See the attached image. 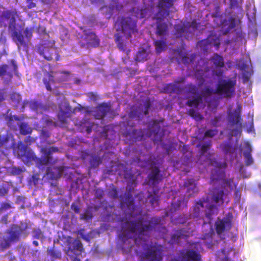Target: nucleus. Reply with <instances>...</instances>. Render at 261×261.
I'll list each match as a JSON object with an SVG mask.
<instances>
[{"label": "nucleus", "instance_id": "obj_1", "mask_svg": "<svg viewBox=\"0 0 261 261\" xmlns=\"http://www.w3.org/2000/svg\"><path fill=\"white\" fill-rule=\"evenodd\" d=\"M161 221V217H153L150 220H147L141 216L135 221H126L123 223L122 229L123 232L119 234V237L122 242V250L123 253H130L134 243L138 245L137 239L132 236L133 233L137 232L140 235H143L145 232L152 230Z\"/></svg>", "mask_w": 261, "mask_h": 261}, {"label": "nucleus", "instance_id": "obj_2", "mask_svg": "<svg viewBox=\"0 0 261 261\" xmlns=\"http://www.w3.org/2000/svg\"><path fill=\"white\" fill-rule=\"evenodd\" d=\"M18 149L19 150L18 155L21 158H24L23 161L28 164H32V162L34 161L38 168L54 162L51 154L53 153L59 151V148L57 147H43L41 149V152L43 155L39 158L36 156L32 150H29L28 147L24 144L19 145Z\"/></svg>", "mask_w": 261, "mask_h": 261}, {"label": "nucleus", "instance_id": "obj_3", "mask_svg": "<svg viewBox=\"0 0 261 261\" xmlns=\"http://www.w3.org/2000/svg\"><path fill=\"white\" fill-rule=\"evenodd\" d=\"M236 77L219 80L215 90V93L226 98H231L236 92Z\"/></svg>", "mask_w": 261, "mask_h": 261}, {"label": "nucleus", "instance_id": "obj_4", "mask_svg": "<svg viewBox=\"0 0 261 261\" xmlns=\"http://www.w3.org/2000/svg\"><path fill=\"white\" fill-rule=\"evenodd\" d=\"M144 252L140 253L137 250L135 252L139 256L140 261H162L163 259V247L161 245H144Z\"/></svg>", "mask_w": 261, "mask_h": 261}, {"label": "nucleus", "instance_id": "obj_5", "mask_svg": "<svg viewBox=\"0 0 261 261\" xmlns=\"http://www.w3.org/2000/svg\"><path fill=\"white\" fill-rule=\"evenodd\" d=\"M23 231V229L17 225H13L10 228L6 231L8 235L3 237L0 243V247L5 250L9 248L12 244L17 243L20 240V236Z\"/></svg>", "mask_w": 261, "mask_h": 261}, {"label": "nucleus", "instance_id": "obj_6", "mask_svg": "<svg viewBox=\"0 0 261 261\" xmlns=\"http://www.w3.org/2000/svg\"><path fill=\"white\" fill-rule=\"evenodd\" d=\"M117 22L127 39L130 38L133 34L138 33L137 20L129 16H122L118 18Z\"/></svg>", "mask_w": 261, "mask_h": 261}, {"label": "nucleus", "instance_id": "obj_7", "mask_svg": "<svg viewBox=\"0 0 261 261\" xmlns=\"http://www.w3.org/2000/svg\"><path fill=\"white\" fill-rule=\"evenodd\" d=\"M18 16L16 9L0 10V27L10 29L15 28L16 18Z\"/></svg>", "mask_w": 261, "mask_h": 261}, {"label": "nucleus", "instance_id": "obj_8", "mask_svg": "<svg viewBox=\"0 0 261 261\" xmlns=\"http://www.w3.org/2000/svg\"><path fill=\"white\" fill-rule=\"evenodd\" d=\"M55 41L45 42L43 44H39L37 47V52L47 61H50L53 59L54 54L56 55V60L58 61L60 59V56L57 51L56 48L54 47Z\"/></svg>", "mask_w": 261, "mask_h": 261}, {"label": "nucleus", "instance_id": "obj_9", "mask_svg": "<svg viewBox=\"0 0 261 261\" xmlns=\"http://www.w3.org/2000/svg\"><path fill=\"white\" fill-rule=\"evenodd\" d=\"M169 9L159 10L155 15V19L156 20V34L160 37L165 36L168 31V25L166 22L162 21L163 18L169 15Z\"/></svg>", "mask_w": 261, "mask_h": 261}, {"label": "nucleus", "instance_id": "obj_10", "mask_svg": "<svg viewBox=\"0 0 261 261\" xmlns=\"http://www.w3.org/2000/svg\"><path fill=\"white\" fill-rule=\"evenodd\" d=\"M220 40L219 37L213 35L212 33L206 39L198 41L197 47L203 53L207 52L212 46H214L217 50L220 47Z\"/></svg>", "mask_w": 261, "mask_h": 261}, {"label": "nucleus", "instance_id": "obj_11", "mask_svg": "<svg viewBox=\"0 0 261 261\" xmlns=\"http://www.w3.org/2000/svg\"><path fill=\"white\" fill-rule=\"evenodd\" d=\"M83 30V34L85 36V43H81V47L89 48H96L99 46L100 40L95 33L91 30L81 28Z\"/></svg>", "mask_w": 261, "mask_h": 261}, {"label": "nucleus", "instance_id": "obj_12", "mask_svg": "<svg viewBox=\"0 0 261 261\" xmlns=\"http://www.w3.org/2000/svg\"><path fill=\"white\" fill-rule=\"evenodd\" d=\"M232 214L228 213V215L222 219L218 218L215 222V229L218 234L220 235L225 230H229L232 227Z\"/></svg>", "mask_w": 261, "mask_h": 261}, {"label": "nucleus", "instance_id": "obj_13", "mask_svg": "<svg viewBox=\"0 0 261 261\" xmlns=\"http://www.w3.org/2000/svg\"><path fill=\"white\" fill-rule=\"evenodd\" d=\"M121 204V205L125 204L129 209L131 210L130 215L132 217L140 215L142 212L141 206L134 204V200L130 191L128 193L125 194L124 198Z\"/></svg>", "mask_w": 261, "mask_h": 261}, {"label": "nucleus", "instance_id": "obj_14", "mask_svg": "<svg viewBox=\"0 0 261 261\" xmlns=\"http://www.w3.org/2000/svg\"><path fill=\"white\" fill-rule=\"evenodd\" d=\"M66 243L67 246L66 254L68 256H72V254H75L76 251H79L80 253L84 249L80 240L77 239L72 240L70 236L67 237Z\"/></svg>", "mask_w": 261, "mask_h": 261}, {"label": "nucleus", "instance_id": "obj_15", "mask_svg": "<svg viewBox=\"0 0 261 261\" xmlns=\"http://www.w3.org/2000/svg\"><path fill=\"white\" fill-rule=\"evenodd\" d=\"M148 185L153 186V189L162 180V175L160 174V170L159 167L154 166L151 172L148 175Z\"/></svg>", "mask_w": 261, "mask_h": 261}, {"label": "nucleus", "instance_id": "obj_16", "mask_svg": "<svg viewBox=\"0 0 261 261\" xmlns=\"http://www.w3.org/2000/svg\"><path fill=\"white\" fill-rule=\"evenodd\" d=\"M110 110L111 106L106 103L102 102L96 107L92 112L96 119H100L105 117Z\"/></svg>", "mask_w": 261, "mask_h": 261}, {"label": "nucleus", "instance_id": "obj_17", "mask_svg": "<svg viewBox=\"0 0 261 261\" xmlns=\"http://www.w3.org/2000/svg\"><path fill=\"white\" fill-rule=\"evenodd\" d=\"M10 63L12 66V70H9V66L6 64H2L0 65V76H3L7 75L10 78V80L13 77V72L17 71V65L16 61L14 59L9 61Z\"/></svg>", "mask_w": 261, "mask_h": 261}, {"label": "nucleus", "instance_id": "obj_18", "mask_svg": "<svg viewBox=\"0 0 261 261\" xmlns=\"http://www.w3.org/2000/svg\"><path fill=\"white\" fill-rule=\"evenodd\" d=\"M150 125L152 127L155 126L156 129L155 130L151 129L150 128L148 129L149 133L148 137L150 138L153 141L158 142L161 140V137L159 134V132L161 129V127L159 125V122L158 120L155 119H152L150 121Z\"/></svg>", "mask_w": 261, "mask_h": 261}, {"label": "nucleus", "instance_id": "obj_19", "mask_svg": "<svg viewBox=\"0 0 261 261\" xmlns=\"http://www.w3.org/2000/svg\"><path fill=\"white\" fill-rule=\"evenodd\" d=\"M188 232L185 228L176 230L171 236L170 241L172 244H178L180 240H186L188 238Z\"/></svg>", "mask_w": 261, "mask_h": 261}, {"label": "nucleus", "instance_id": "obj_20", "mask_svg": "<svg viewBox=\"0 0 261 261\" xmlns=\"http://www.w3.org/2000/svg\"><path fill=\"white\" fill-rule=\"evenodd\" d=\"M252 150V147L250 143L248 142H245L244 150L243 154L245 159V164L247 166H250L254 162L253 159L251 155Z\"/></svg>", "mask_w": 261, "mask_h": 261}, {"label": "nucleus", "instance_id": "obj_21", "mask_svg": "<svg viewBox=\"0 0 261 261\" xmlns=\"http://www.w3.org/2000/svg\"><path fill=\"white\" fill-rule=\"evenodd\" d=\"M174 29V36L176 38H180L189 35L186 24L185 23L175 24Z\"/></svg>", "mask_w": 261, "mask_h": 261}, {"label": "nucleus", "instance_id": "obj_22", "mask_svg": "<svg viewBox=\"0 0 261 261\" xmlns=\"http://www.w3.org/2000/svg\"><path fill=\"white\" fill-rule=\"evenodd\" d=\"M182 257L187 261H201V255L196 251L189 250L182 254Z\"/></svg>", "mask_w": 261, "mask_h": 261}, {"label": "nucleus", "instance_id": "obj_23", "mask_svg": "<svg viewBox=\"0 0 261 261\" xmlns=\"http://www.w3.org/2000/svg\"><path fill=\"white\" fill-rule=\"evenodd\" d=\"M159 192V188L153 189L154 195H152V193L149 192L146 199L145 202H149L152 207H154L156 205L158 204V202L159 200V196L158 195Z\"/></svg>", "mask_w": 261, "mask_h": 261}, {"label": "nucleus", "instance_id": "obj_24", "mask_svg": "<svg viewBox=\"0 0 261 261\" xmlns=\"http://www.w3.org/2000/svg\"><path fill=\"white\" fill-rule=\"evenodd\" d=\"M12 36L13 37H15L16 39V42L18 49H19L21 46L25 48L28 47V42L27 41H25L23 35L20 32H18L16 30H14L12 33Z\"/></svg>", "mask_w": 261, "mask_h": 261}, {"label": "nucleus", "instance_id": "obj_25", "mask_svg": "<svg viewBox=\"0 0 261 261\" xmlns=\"http://www.w3.org/2000/svg\"><path fill=\"white\" fill-rule=\"evenodd\" d=\"M224 196V192L223 190L219 189H215L213 193L212 199L216 203L222 204L223 203V197Z\"/></svg>", "mask_w": 261, "mask_h": 261}, {"label": "nucleus", "instance_id": "obj_26", "mask_svg": "<svg viewBox=\"0 0 261 261\" xmlns=\"http://www.w3.org/2000/svg\"><path fill=\"white\" fill-rule=\"evenodd\" d=\"M151 107V103L149 99L146 100L144 103V110L142 112L138 113V110L136 109L134 112H131V115L137 116L139 118L143 115H146L149 113V110Z\"/></svg>", "mask_w": 261, "mask_h": 261}, {"label": "nucleus", "instance_id": "obj_27", "mask_svg": "<svg viewBox=\"0 0 261 261\" xmlns=\"http://www.w3.org/2000/svg\"><path fill=\"white\" fill-rule=\"evenodd\" d=\"M164 92L167 94H171L174 93H178L181 89L179 86L176 84H166L163 88Z\"/></svg>", "mask_w": 261, "mask_h": 261}, {"label": "nucleus", "instance_id": "obj_28", "mask_svg": "<svg viewBox=\"0 0 261 261\" xmlns=\"http://www.w3.org/2000/svg\"><path fill=\"white\" fill-rule=\"evenodd\" d=\"M202 99L203 96L201 95H197L195 96L193 99L188 100L186 104L189 107H194L196 108L200 104L202 103Z\"/></svg>", "mask_w": 261, "mask_h": 261}, {"label": "nucleus", "instance_id": "obj_29", "mask_svg": "<svg viewBox=\"0 0 261 261\" xmlns=\"http://www.w3.org/2000/svg\"><path fill=\"white\" fill-rule=\"evenodd\" d=\"M45 75L46 76L43 78V82L47 90L50 92L52 91L50 84L54 83V77L51 73L47 71L46 72Z\"/></svg>", "mask_w": 261, "mask_h": 261}, {"label": "nucleus", "instance_id": "obj_30", "mask_svg": "<svg viewBox=\"0 0 261 261\" xmlns=\"http://www.w3.org/2000/svg\"><path fill=\"white\" fill-rule=\"evenodd\" d=\"M242 110V106L240 104L238 105L237 109L235 111V114L232 118L230 120V122L232 125H239L241 126V123L240 122L241 120V116L240 113Z\"/></svg>", "mask_w": 261, "mask_h": 261}, {"label": "nucleus", "instance_id": "obj_31", "mask_svg": "<svg viewBox=\"0 0 261 261\" xmlns=\"http://www.w3.org/2000/svg\"><path fill=\"white\" fill-rule=\"evenodd\" d=\"M184 186L186 188L188 192H192V193H194L196 192V185L193 179L186 180L184 182Z\"/></svg>", "mask_w": 261, "mask_h": 261}, {"label": "nucleus", "instance_id": "obj_32", "mask_svg": "<svg viewBox=\"0 0 261 261\" xmlns=\"http://www.w3.org/2000/svg\"><path fill=\"white\" fill-rule=\"evenodd\" d=\"M175 0H160L158 4L159 10L169 9L171 8Z\"/></svg>", "mask_w": 261, "mask_h": 261}, {"label": "nucleus", "instance_id": "obj_33", "mask_svg": "<svg viewBox=\"0 0 261 261\" xmlns=\"http://www.w3.org/2000/svg\"><path fill=\"white\" fill-rule=\"evenodd\" d=\"M129 135L135 141H140L144 139V133L141 129H134Z\"/></svg>", "mask_w": 261, "mask_h": 261}, {"label": "nucleus", "instance_id": "obj_34", "mask_svg": "<svg viewBox=\"0 0 261 261\" xmlns=\"http://www.w3.org/2000/svg\"><path fill=\"white\" fill-rule=\"evenodd\" d=\"M10 100L14 103V108L17 109L22 101L21 95L16 92H12L10 95Z\"/></svg>", "mask_w": 261, "mask_h": 261}, {"label": "nucleus", "instance_id": "obj_35", "mask_svg": "<svg viewBox=\"0 0 261 261\" xmlns=\"http://www.w3.org/2000/svg\"><path fill=\"white\" fill-rule=\"evenodd\" d=\"M211 60L217 67H223L224 66V59L222 56L215 54Z\"/></svg>", "mask_w": 261, "mask_h": 261}, {"label": "nucleus", "instance_id": "obj_36", "mask_svg": "<svg viewBox=\"0 0 261 261\" xmlns=\"http://www.w3.org/2000/svg\"><path fill=\"white\" fill-rule=\"evenodd\" d=\"M70 113L68 111H64L61 110L58 115V118L61 123L65 124L67 122V118L70 117Z\"/></svg>", "mask_w": 261, "mask_h": 261}, {"label": "nucleus", "instance_id": "obj_37", "mask_svg": "<svg viewBox=\"0 0 261 261\" xmlns=\"http://www.w3.org/2000/svg\"><path fill=\"white\" fill-rule=\"evenodd\" d=\"M20 133L22 135H27L31 134L32 129L31 127L29 126L28 124L26 122H22L19 125Z\"/></svg>", "mask_w": 261, "mask_h": 261}, {"label": "nucleus", "instance_id": "obj_38", "mask_svg": "<svg viewBox=\"0 0 261 261\" xmlns=\"http://www.w3.org/2000/svg\"><path fill=\"white\" fill-rule=\"evenodd\" d=\"M115 38L118 48L120 50L125 51L126 50V44L123 41L122 36L119 34H116L115 35Z\"/></svg>", "mask_w": 261, "mask_h": 261}, {"label": "nucleus", "instance_id": "obj_39", "mask_svg": "<svg viewBox=\"0 0 261 261\" xmlns=\"http://www.w3.org/2000/svg\"><path fill=\"white\" fill-rule=\"evenodd\" d=\"M92 210L93 206L88 207L85 212L80 215V219L85 220L91 219L93 217Z\"/></svg>", "mask_w": 261, "mask_h": 261}, {"label": "nucleus", "instance_id": "obj_40", "mask_svg": "<svg viewBox=\"0 0 261 261\" xmlns=\"http://www.w3.org/2000/svg\"><path fill=\"white\" fill-rule=\"evenodd\" d=\"M185 23L186 24L189 34L197 30L198 27V24L195 19L193 20L191 22H187Z\"/></svg>", "mask_w": 261, "mask_h": 261}, {"label": "nucleus", "instance_id": "obj_41", "mask_svg": "<svg viewBox=\"0 0 261 261\" xmlns=\"http://www.w3.org/2000/svg\"><path fill=\"white\" fill-rule=\"evenodd\" d=\"M101 162L102 161L100 157L96 155L91 156L89 161L90 167L92 168L98 167Z\"/></svg>", "mask_w": 261, "mask_h": 261}, {"label": "nucleus", "instance_id": "obj_42", "mask_svg": "<svg viewBox=\"0 0 261 261\" xmlns=\"http://www.w3.org/2000/svg\"><path fill=\"white\" fill-rule=\"evenodd\" d=\"M198 89L197 87L192 84H189L186 87V94H192L194 96L199 95L198 94Z\"/></svg>", "mask_w": 261, "mask_h": 261}, {"label": "nucleus", "instance_id": "obj_43", "mask_svg": "<svg viewBox=\"0 0 261 261\" xmlns=\"http://www.w3.org/2000/svg\"><path fill=\"white\" fill-rule=\"evenodd\" d=\"M28 104H29L30 109L35 111L37 110L39 106L38 102L37 101H31L30 102H29L28 100H25L23 102H22L21 103V109L22 111L24 109L25 107Z\"/></svg>", "mask_w": 261, "mask_h": 261}, {"label": "nucleus", "instance_id": "obj_44", "mask_svg": "<svg viewBox=\"0 0 261 261\" xmlns=\"http://www.w3.org/2000/svg\"><path fill=\"white\" fill-rule=\"evenodd\" d=\"M155 46V50L158 54L161 53L164 50L166 47V42L164 41L156 40L154 42Z\"/></svg>", "mask_w": 261, "mask_h": 261}, {"label": "nucleus", "instance_id": "obj_45", "mask_svg": "<svg viewBox=\"0 0 261 261\" xmlns=\"http://www.w3.org/2000/svg\"><path fill=\"white\" fill-rule=\"evenodd\" d=\"M195 54H192L190 55V56L189 57L188 54H185L181 57V61L182 63L185 64H189L190 63H192L194 62L195 58H196Z\"/></svg>", "mask_w": 261, "mask_h": 261}, {"label": "nucleus", "instance_id": "obj_46", "mask_svg": "<svg viewBox=\"0 0 261 261\" xmlns=\"http://www.w3.org/2000/svg\"><path fill=\"white\" fill-rule=\"evenodd\" d=\"M203 203L201 201L197 202L194 206L193 207V215L194 217H198L200 216V208H203Z\"/></svg>", "mask_w": 261, "mask_h": 261}, {"label": "nucleus", "instance_id": "obj_47", "mask_svg": "<svg viewBox=\"0 0 261 261\" xmlns=\"http://www.w3.org/2000/svg\"><path fill=\"white\" fill-rule=\"evenodd\" d=\"M47 254L49 255L52 258L58 259L61 257V252L54 248H50L47 250Z\"/></svg>", "mask_w": 261, "mask_h": 261}, {"label": "nucleus", "instance_id": "obj_48", "mask_svg": "<svg viewBox=\"0 0 261 261\" xmlns=\"http://www.w3.org/2000/svg\"><path fill=\"white\" fill-rule=\"evenodd\" d=\"M217 210L216 206L214 205H210L207 209V211L205 213V216L209 220H211L212 219V215L217 213Z\"/></svg>", "mask_w": 261, "mask_h": 261}, {"label": "nucleus", "instance_id": "obj_49", "mask_svg": "<svg viewBox=\"0 0 261 261\" xmlns=\"http://www.w3.org/2000/svg\"><path fill=\"white\" fill-rule=\"evenodd\" d=\"M187 114L189 116H191L192 118H193L195 119L201 120L203 118L202 115H201L199 113L196 112L193 109H189L187 112Z\"/></svg>", "mask_w": 261, "mask_h": 261}, {"label": "nucleus", "instance_id": "obj_50", "mask_svg": "<svg viewBox=\"0 0 261 261\" xmlns=\"http://www.w3.org/2000/svg\"><path fill=\"white\" fill-rule=\"evenodd\" d=\"M212 141H208L206 144L202 145L200 149V153L201 155H204L211 148L212 146Z\"/></svg>", "mask_w": 261, "mask_h": 261}, {"label": "nucleus", "instance_id": "obj_51", "mask_svg": "<svg viewBox=\"0 0 261 261\" xmlns=\"http://www.w3.org/2000/svg\"><path fill=\"white\" fill-rule=\"evenodd\" d=\"M215 174V173H212L211 176V179L212 181H214V180H219L223 176L224 173L220 170L219 171H216Z\"/></svg>", "mask_w": 261, "mask_h": 261}, {"label": "nucleus", "instance_id": "obj_52", "mask_svg": "<svg viewBox=\"0 0 261 261\" xmlns=\"http://www.w3.org/2000/svg\"><path fill=\"white\" fill-rule=\"evenodd\" d=\"M218 130L216 129H210L206 130L204 134L203 139L206 138H213L217 134Z\"/></svg>", "mask_w": 261, "mask_h": 261}, {"label": "nucleus", "instance_id": "obj_53", "mask_svg": "<svg viewBox=\"0 0 261 261\" xmlns=\"http://www.w3.org/2000/svg\"><path fill=\"white\" fill-rule=\"evenodd\" d=\"M147 56V54L146 51L144 50L139 51L138 52L136 60L138 61H141L146 59Z\"/></svg>", "mask_w": 261, "mask_h": 261}, {"label": "nucleus", "instance_id": "obj_54", "mask_svg": "<svg viewBox=\"0 0 261 261\" xmlns=\"http://www.w3.org/2000/svg\"><path fill=\"white\" fill-rule=\"evenodd\" d=\"M224 186H227L229 187L230 190L233 189V186H234L236 188L237 186V184L233 183V180L232 178H229L224 180L223 182Z\"/></svg>", "mask_w": 261, "mask_h": 261}, {"label": "nucleus", "instance_id": "obj_55", "mask_svg": "<svg viewBox=\"0 0 261 261\" xmlns=\"http://www.w3.org/2000/svg\"><path fill=\"white\" fill-rule=\"evenodd\" d=\"M33 29L27 28L24 31V34L28 42L32 37Z\"/></svg>", "mask_w": 261, "mask_h": 261}, {"label": "nucleus", "instance_id": "obj_56", "mask_svg": "<svg viewBox=\"0 0 261 261\" xmlns=\"http://www.w3.org/2000/svg\"><path fill=\"white\" fill-rule=\"evenodd\" d=\"M86 95L91 101H96L99 99V97L96 93L91 92L87 93Z\"/></svg>", "mask_w": 261, "mask_h": 261}, {"label": "nucleus", "instance_id": "obj_57", "mask_svg": "<svg viewBox=\"0 0 261 261\" xmlns=\"http://www.w3.org/2000/svg\"><path fill=\"white\" fill-rule=\"evenodd\" d=\"M146 9H137L136 11V16L140 18H143L146 16Z\"/></svg>", "mask_w": 261, "mask_h": 261}, {"label": "nucleus", "instance_id": "obj_58", "mask_svg": "<svg viewBox=\"0 0 261 261\" xmlns=\"http://www.w3.org/2000/svg\"><path fill=\"white\" fill-rule=\"evenodd\" d=\"M33 238L36 239H40L43 237V233L40 229H36L33 231Z\"/></svg>", "mask_w": 261, "mask_h": 261}, {"label": "nucleus", "instance_id": "obj_59", "mask_svg": "<svg viewBox=\"0 0 261 261\" xmlns=\"http://www.w3.org/2000/svg\"><path fill=\"white\" fill-rule=\"evenodd\" d=\"M12 208L11 204L7 202H2L0 205V213Z\"/></svg>", "mask_w": 261, "mask_h": 261}, {"label": "nucleus", "instance_id": "obj_60", "mask_svg": "<svg viewBox=\"0 0 261 261\" xmlns=\"http://www.w3.org/2000/svg\"><path fill=\"white\" fill-rule=\"evenodd\" d=\"M228 21L229 22V24L227 28V32H229L230 30L236 27V19L233 17H230L228 18Z\"/></svg>", "mask_w": 261, "mask_h": 261}, {"label": "nucleus", "instance_id": "obj_61", "mask_svg": "<svg viewBox=\"0 0 261 261\" xmlns=\"http://www.w3.org/2000/svg\"><path fill=\"white\" fill-rule=\"evenodd\" d=\"M39 174L38 173L34 174L30 179V182L33 183L34 186H37L39 180Z\"/></svg>", "mask_w": 261, "mask_h": 261}, {"label": "nucleus", "instance_id": "obj_62", "mask_svg": "<svg viewBox=\"0 0 261 261\" xmlns=\"http://www.w3.org/2000/svg\"><path fill=\"white\" fill-rule=\"evenodd\" d=\"M8 187H2L0 188V197H3L8 193Z\"/></svg>", "mask_w": 261, "mask_h": 261}, {"label": "nucleus", "instance_id": "obj_63", "mask_svg": "<svg viewBox=\"0 0 261 261\" xmlns=\"http://www.w3.org/2000/svg\"><path fill=\"white\" fill-rule=\"evenodd\" d=\"M180 206V202L179 201H178L177 203H172L171 206L170 211L171 212H175L179 209Z\"/></svg>", "mask_w": 261, "mask_h": 261}, {"label": "nucleus", "instance_id": "obj_64", "mask_svg": "<svg viewBox=\"0 0 261 261\" xmlns=\"http://www.w3.org/2000/svg\"><path fill=\"white\" fill-rule=\"evenodd\" d=\"M110 196L116 199L118 197V192L116 188L113 187L111 190L109 192Z\"/></svg>", "mask_w": 261, "mask_h": 261}]
</instances>
